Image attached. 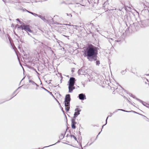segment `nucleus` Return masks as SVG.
<instances>
[{
    "label": "nucleus",
    "mask_w": 149,
    "mask_h": 149,
    "mask_svg": "<svg viewBox=\"0 0 149 149\" xmlns=\"http://www.w3.org/2000/svg\"><path fill=\"white\" fill-rule=\"evenodd\" d=\"M132 15H133V13H132Z\"/></svg>",
    "instance_id": "obj_60"
},
{
    "label": "nucleus",
    "mask_w": 149,
    "mask_h": 149,
    "mask_svg": "<svg viewBox=\"0 0 149 149\" xmlns=\"http://www.w3.org/2000/svg\"><path fill=\"white\" fill-rule=\"evenodd\" d=\"M102 131V129H101V131L98 134V135H99L100 134V133H101Z\"/></svg>",
    "instance_id": "obj_46"
},
{
    "label": "nucleus",
    "mask_w": 149,
    "mask_h": 149,
    "mask_svg": "<svg viewBox=\"0 0 149 149\" xmlns=\"http://www.w3.org/2000/svg\"><path fill=\"white\" fill-rule=\"evenodd\" d=\"M75 124H73L71 123V127L73 129H75L76 128V126L75 125Z\"/></svg>",
    "instance_id": "obj_16"
},
{
    "label": "nucleus",
    "mask_w": 149,
    "mask_h": 149,
    "mask_svg": "<svg viewBox=\"0 0 149 149\" xmlns=\"http://www.w3.org/2000/svg\"><path fill=\"white\" fill-rule=\"evenodd\" d=\"M76 80L74 78L71 77L68 82L69 93H72L73 90L75 89V87L74 86Z\"/></svg>",
    "instance_id": "obj_2"
},
{
    "label": "nucleus",
    "mask_w": 149,
    "mask_h": 149,
    "mask_svg": "<svg viewBox=\"0 0 149 149\" xmlns=\"http://www.w3.org/2000/svg\"><path fill=\"white\" fill-rule=\"evenodd\" d=\"M93 77V76L92 75L90 76L89 78H88L89 80L91 81H94L95 82L97 81L96 80L95 77Z\"/></svg>",
    "instance_id": "obj_8"
},
{
    "label": "nucleus",
    "mask_w": 149,
    "mask_h": 149,
    "mask_svg": "<svg viewBox=\"0 0 149 149\" xmlns=\"http://www.w3.org/2000/svg\"><path fill=\"white\" fill-rule=\"evenodd\" d=\"M145 83L146 84L147 83L146 82H145Z\"/></svg>",
    "instance_id": "obj_59"
},
{
    "label": "nucleus",
    "mask_w": 149,
    "mask_h": 149,
    "mask_svg": "<svg viewBox=\"0 0 149 149\" xmlns=\"http://www.w3.org/2000/svg\"><path fill=\"white\" fill-rule=\"evenodd\" d=\"M131 97H132L133 98L136 99L137 100V99H138V98H136L135 95H133L131 93Z\"/></svg>",
    "instance_id": "obj_18"
},
{
    "label": "nucleus",
    "mask_w": 149,
    "mask_h": 149,
    "mask_svg": "<svg viewBox=\"0 0 149 149\" xmlns=\"http://www.w3.org/2000/svg\"><path fill=\"white\" fill-rule=\"evenodd\" d=\"M71 123L73 124H77V122L75 121V120L74 119H71Z\"/></svg>",
    "instance_id": "obj_17"
},
{
    "label": "nucleus",
    "mask_w": 149,
    "mask_h": 149,
    "mask_svg": "<svg viewBox=\"0 0 149 149\" xmlns=\"http://www.w3.org/2000/svg\"><path fill=\"white\" fill-rule=\"evenodd\" d=\"M96 65H98L100 63V61H96Z\"/></svg>",
    "instance_id": "obj_24"
},
{
    "label": "nucleus",
    "mask_w": 149,
    "mask_h": 149,
    "mask_svg": "<svg viewBox=\"0 0 149 149\" xmlns=\"http://www.w3.org/2000/svg\"><path fill=\"white\" fill-rule=\"evenodd\" d=\"M33 15H34L35 17H36V16H38V15L37 14L35 13H33Z\"/></svg>",
    "instance_id": "obj_27"
},
{
    "label": "nucleus",
    "mask_w": 149,
    "mask_h": 149,
    "mask_svg": "<svg viewBox=\"0 0 149 149\" xmlns=\"http://www.w3.org/2000/svg\"><path fill=\"white\" fill-rule=\"evenodd\" d=\"M66 14H67V15L69 17H72V15L71 14H70V13H66Z\"/></svg>",
    "instance_id": "obj_21"
},
{
    "label": "nucleus",
    "mask_w": 149,
    "mask_h": 149,
    "mask_svg": "<svg viewBox=\"0 0 149 149\" xmlns=\"http://www.w3.org/2000/svg\"><path fill=\"white\" fill-rule=\"evenodd\" d=\"M29 13H30V14H31L33 15V13L32 12H29Z\"/></svg>",
    "instance_id": "obj_35"
},
{
    "label": "nucleus",
    "mask_w": 149,
    "mask_h": 149,
    "mask_svg": "<svg viewBox=\"0 0 149 149\" xmlns=\"http://www.w3.org/2000/svg\"><path fill=\"white\" fill-rule=\"evenodd\" d=\"M65 134H62L60 136L59 138H60V140L61 139H62L64 137Z\"/></svg>",
    "instance_id": "obj_14"
},
{
    "label": "nucleus",
    "mask_w": 149,
    "mask_h": 149,
    "mask_svg": "<svg viewBox=\"0 0 149 149\" xmlns=\"http://www.w3.org/2000/svg\"><path fill=\"white\" fill-rule=\"evenodd\" d=\"M81 149H83V148H82V146L81 145Z\"/></svg>",
    "instance_id": "obj_52"
},
{
    "label": "nucleus",
    "mask_w": 149,
    "mask_h": 149,
    "mask_svg": "<svg viewBox=\"0 0 149 149\" xmlns=\"http://www.w3.org/2000/svg\"><path fill=\"white\" fill-rule=\"evenodd\" d=\"M77 116L76 115H75L74 114V116L72 118V119H74L75 120V118L77 117Z\"/></svg>",
    "instance_id": "obj_22"
},
{
    "label": "nucleus",
    "mask_w": 149,
    "mask_h": 149,
    "mask_svg": "<svg viewBox=\"0 0 149 149\" xmlns=\"http://www.w3.org/2000/svg\"><path fill=\"white\" fill-rule=\"evenodd\" d=\"M27 33H28V34L29 35H30V34L28 33V32L27 31Z\"/></svg>",
    "instance_id": "obj_48"
},
{
    "label": "nucleus",
    "mask_w": 149,
    "mask_h": 149,
    "mask_svg": "<svg viewBox=\"0 0 149 149\" xmlns=\"http://www.w3.org/2000/svg\"><path fill=\"white\" fill-rule=\"evenodd\" d=\"M78 72L79 74H84L86 73V72H85L84 70L82 68L79 70L78 71Z\"/></svg>",
    "instance_id": "obj_7"
},
{
    "label": "nucleus",
    "mask_w": 149,
    "mask_h": 149,
    "mask_svg": "<svg viewBox=\"0 0 149 149\" xmlns=\"http://www.w3.org/2000/svg\"><path fill=\"white\" fill-rule=\"evenodd\" d=\"M17 91V90H16L13 93V94H12V95H14L11 98H10V100L11 99V98H13L14 96H15L16 94L15 95H14V94L15 93V92Z\"/></svg>",
    "instance_id": "obj_20"
},
{
    "label": "nucleus",
    "mask_w": 149,
    "mask_h": 149,
    "mask_svg": "<svg viewBox=\"0 0 149 149\" xmlns=\"http://www.w3.org/2000/svg\"><path fill=\"white\" fill-rule=\"evenodd\" d=\"M61 109H62V110L63 112V113L64 114H65L64 112V111L63 110V108H62Z\"/></svg>",
    "instance_id": "obj_36"
},
{
    "label": "nucleus",
    "mask_w": 149,
    "mask_h": 149,
    "mask_svg": "<svg viewBox=\"0 0 149 149\" xmlns=\"http://www.w3.org/2000/svg\"><path fill=\"white\" fill-rule=\"evenodd\" d=\"M4 102H1L0 103V104H1L3 103Z\"/></svg>",
    "instance_id": "obj_50"
},
{
    "label": "nucleus",
    "mask_w": 149,
    "mask_h": 149,
    "mask_svg": "<svg viewBox=\"0 0 149 149\" xmlns=\"http://www.w3.org/2000/svg\"><path fill=\"white\" fill-rule=\"evenodd\" d=\"M3 1L4 3H6V0H2Z\"/></svg>",
    "instance_id": "obj_40"
},
{
    "label": "nucleus",
    "mask_w": 149,
    "mask_h": 149,
    "mask_svg": "<svg viewBox=\"0 0 149 149\" xmlns=\"http://www.w3.org/2000/svg\"><path fill=\"white\" fill-rule=\"evenodd\" d=\"M126 111V112H130V111Z\"/></svg>",
    "instance_id": "obj_47"
},
{
    "label": "nucleus",
    "mask_w": 149,
    "mask_h": 149,
    "mask_svg": "<svg viewBox=\"0 0 149 149\" xmlns=\"http://www.w3.org/2000/svg\"><path fill=\"white\" fill-rule=\"evenodd\" d=\"M98 135H97V137H96V139L97 138V137H98Z\"/></svg>",
    "instance_id": "obj_53"
},
{
    "label": "nucleus",
    "mask_w": 149,
    "mask_h": 149,
    "mask_svg": "<svg viewBox=\"0 0 149 149\" xmlns=\"http://www.w3.org/2000/svg\"><path fill=\"white\" fill-rule=\"evenodd\" d=\"M38 16L44 21H46L47 20L44 17L42 16H41L40 15H38Z\"/></svg>",
    "instance_id": "obj_11"
},
{
    "label": "nucleus",
    "mask_w": 149,
    "mask_h": 149,
    "mask_svg": "<svg viewBox=\"0 0 149 149\" xmlns=\"http://www.w3.org/2000/svg\"><path fill=\"white\" fill-rule=\"evenodd\" d=\"M29 83H31L33 85H36L37 87H38L39 86V85H38L37 84H36V83H35L33 81H32L31 80H29Z\"/></svg>",
    "instance_id": "obj_10"
},
{
    "label": "nucleus",
    "mask_w": 149,
    "mask_h": 149,
    "mask_svg": "<svg viewBox=\"0 0 149 149\" xmlns=\"http://www.w3.org/2000/svg\"><path fill=\"white\" fill-rule=\"evenodd\" d=\"M124 72V71H121V73H123Z\"/></svg>",
    "instance_id": "obj_41"
},
{
    "label": "nucleus",
    "mask_w": 149,
    "mask_h": 149,
    "mask_svg": "<svg viewBox=\"0 0 149 149\" xmlns=\"http://www.w3.org/2000/svg\"><path fill=\"white\" fill-rule=\"evenodd\" d=\"M148 22H149V23H148V26H149V20L148 21Z\"/></svg>",
    "instance_id": "obj_56"
},
{
    "label": "nucleus",
    "mask_w": 149,
    "mask_h": 149,
    "mask_svg": "<svg viewBox=\"0 0 149 149\" xmlns=\"http://www.w3.org/2000/svg\"><path fill=\"white\" fill-rule=\"evenodd\" d=\"M149 86V83L148 84Z\"/></svg>",
    "instance_id": "obj_61"
},
{
    "label": "nucleus",
    "mask_w": 149,
    "mask_h": 149,
    "mask_svg": "<svg viewBox=\"0 0 149 149\" xmlns=\"http://www.w3.org/2000/svg\"><path fill=\"white\" fill-rule=\"evenodd\" d=\"M36 90H37V89H38V88H36Z\"/></svg>",
    "instance_id": "obj_58"
},
{
    "label": "nucleus",
    "mask_w": 149,
    "mask_h": 149,
    "mask_svg": "<svg viewBox=\"0 0 149 149\" xmlns=\"http://www.w3.org/2000/svg\"><path fill=\"white\" fill-rule=\"evenodd\" d=\"M137 100L139 101L144 106L146 107V104H148L146 102L141 100H140L139 99H137Z\"/></svg>",
    "instance_id": "obj_9"
},
{
    "label": "nucleus",
    "mask_w": 149,
    "mask_h": 149,
    "mask_svg": "<svg viewBox=\"0 0 149 149\" xmlns=\"http://www.w3.org/2000/svg\"><path fill=\"white\" fill-rule=\"evenodd\" d=\"M25 78V77H24L21 80V82Z\"/></svg>",
    "instance_id": "obj_49"
},
{
    "label": "nucleus",
    "mask_w": 149,
    "mask_h": 149,
    "mask_svg": "<svg viewBox=\"0 0 149 149\" xmlns=\"http://www.w3.org/2000/svg\"><path fill=\"white\" fill-rule=\"evenodd\" d=\"M146 107L149 108V104H146Z\"/></svg>",
    "instance_id": "obj_31"
},
{
    "label": "nucleus",
    "mask_w": 149,
    "mask_h": 149,
    "mask_svg": "<svg viewBox=\"0 0 149 149\" xmlns=\"http://www.w3.org/2000/svg\"><path fill=\"white\" fill-rule=\"evenodd\" d=\"M70 136L71 137H73L75 140L77 141L76 137L74 135L71 134L70 135Z\"/></svg>",
    "instance_id": "obj_15"
},
{
    "label": "nucleus",
    "mask_w": 149,
    "mask_h": 149,
    "mask_svg": "<svg viewBox=\"0 0 149 149\" xmlns=\"http://www.w3.org/2000/svg\"><path fill=\"white\" fill-rule=\"evenodd\" d=\"M68 135H67L66 136V137H68Z\"/></svg>",
    "instance_id": "obj_55"
},
{
    "label": "nucleus",
    "mask_w": 149,
    "mask_h": 149,
    "mask_svg": "<svg viewBox=\"0 0 149 149\" xmlns=\"http://www.w3.org/2000/svg\"><path fill=\"white\" fill-rule=\"evenodd\" d=\"M18 38L19 39V40L21 42H22L23 40L22 39V38H20V37H18Z\"/></svg>",
    "instance_id": "obj_25"
},
{
    "label": "nucleus",
    "mask_w": 149,
    "mask_h": 149,
    "mask_svg": "<svg viewBox=\"0 0 149 149\" xmlns=\"http://www.w3.org/2000/svg\"><path fill=\"white\" fill-rule=\"evenodd\" d=\"M98 48L93 45L88 46L85 50V56H86L89 61H92L97 60Z\"/></svg>",
    "instance_id": "obj_1"
},
{
    "label": "nucleus",
    "mask_w": 149,
    "mask_h": 149,
    "mask_svg": "<svg viewBox=\"0 0 149 149\" xmlns=\"http://www.w3.org/2000/svg\"><path fill=\"white\" fill-rule=\"evenodd\" d=\"M147 75L149 76V74H146Z\"/></svg>",
    "instance_id": "obj_54"
},
{
    "label": "nucleus",
    "mask_w": 149,
    "mask_h": 149,
    "mask_svg": "<svg viewBox=\"0 0 149 149\" xmlns=\"http://www.w3.org/2000/svg\"><path fill=\"white\" fill-rule=\"evenodd\" d=\"M43 89H44L46 91H47L48 92H49V91L48 90H47V89H45V88L44 87H43Z\"/></svg>",
    "instance_id": "obj_29"
},
{
    "label": "nucleus",
    "mask_w": 149,
    "mask_h": 149,
    "mask_svg": "<svg viewBox=\"0 0 149 149\" xmlns=\"http://www.w3.org/2000/svg\"><path fill=\"white\" fill-rule=\"evenodd\" d=\"M81 110L79 109L78 108H77L75 109V112L74 114L77 116L80 114V112L81 111Z\"/></svg>",
    "instance_id": "obj_6"
},
{
    "label": "nucleus",
    "mask_w": 149,
    "mask_h": 149,
    "mask_svg": "<svg viewBox=\"0 0 149 149\" xmlns=\"http://www.w3.org/2000/svg\"><path fill=\"white\" fill-rule=\"evenodd\" d=\"M15 35L16 36H17L18 37H19V36H18V35H17V34H16V33H15Z\"/></svg>",
    "instance_id": "obj_45"
},
{
    "label": "nucleus",
    "mask_w": 149,
    "mask_h": 149,
    "mask_svg": "<svg viewBox=\"0 0 149 149\" xmlns=\"http://www.w3.org/2000/svg\"><path fill=\"white\" fill-rule=\"evenodd\" d=\"M64 36L65 37H69V36H65V35H64Z\"/></svg>",
    "instance_id": "obj_43"
},
{
    "label": "nucleus",
    "mask_w": 149,
    "mask_h": 149,
    "mask_svg": "<svg viewBox=\"0 0 149 149\" xmlns=\"http://www.w3.org/2000/svg\"><path fill=\"white\" fill-rule=\"evenodd\" d=\"M132 9V8H131V9ZM131 13H132V10H131Z\"/></svg>",
    "instance_id": "obj_57"
},
{
    "label": "nucleus",
    "mask_w": 149,
    "mask_h": 149,
    "mask_svg": "<svg viewBox=\"0 0 149 149\" xmlns=\"http://www.w3.org/2000/svg\"><path fill=\"white\" fill-rule=\"evenodd\" d=\"M22 86H21L19 87L16 90H17L18 89H19L20 88H21V87H22Z\"/></svg>",
    "instance_id": "obj_38"
},
{
    "label": "nucleus",
    "mask_w": 149,
    "mask_h": 149,
    "mask_svg": "<svg viewBox=\"0 0 149 149\" xmlns=\"http://www.w3.org/2000/svg\"><path fill=\"white\" fill-rule=\"evenodd\" d=\"M65 110L66 112H68L69 111V109H70V105H66V106H65Z\"/></svg>",
    "instance_id": "obj_12"
},
{
    "label": "nucleus",
    "mask_w": 149,
    "mask_h": 149,
    "mask_svg": "<svg viewBox=\"0 0 149 149\" xmlns=\"http://www.w3.org/2000/svg\"><path fill=\"white\" fill-rule=\"evenodd\" d=\"M70 95L69 94H67L65 99V106L70 105Z\"/></svg>",
    "instance_id": "obj_4"
},
{
    "label": "nucleus",
    "mask_w": 149,
    "mask_h": 149,
    "mask_svg": "<svg viewBox=\"0 0 149 149\" xmlns=\"http://www.w3.org/2000/svg\"><path fill=\"white\" fill-rule=\"evenodd\" d=\"M106 125V124H105V125H103L102 126V128H103L104 126V125Z\"/></svg>",
    "instance_id": "obj_42"
},
{
    "label": "nucleus",
    "mask_w": 149,
    "mask_h": 149,
    "mask_svg": "<svg viewBox=\"0 0 149 149\" xmlns=\"http://www.w3.org/2000/svg\"><path fill=\"white\" fill-rule=\"evenodd\" d=\"M16 20L18 21L20 23V24H21L22 23L19 20V19H16Z\"/></svg>",
    "instance_id": "obj_26"
},
{
    "label": "nucleus",
    "mask_w": 149,
    "mask_h": 149,
    "mask_svg": "<svg viewBox=\"0 0 149 149\" xmlns=\"http://www.w3.org/2000/svg\"><path fill=\"white\" fill-rule=\"evenodd\" d=\"M120 110H121V111H126L125 110H124L123 109H120Z\"/></svg>",
    "instance_id": "obj_33"
},
{
    "label": "nucleus",
    "mask_w": 149,
    "mask_h": 149,
    "mask_svg": "<svg viewBox=\"0 0 149 149\" xmlns=\"http://www.w3.org/2000/svg\"><path fill=\"white\" fill-rule=\"evenodd\" d=\"M20 27L21 28V29L24 30L26 31H29L30 33H32L33 31H32L30 29V26L29 25H26L24 23L23 25L20 26Z\"/></svg>",
    "instance_id": "obj_3"
},
{
    "label": "nucleus",
    "mask_w": 149,
    "mask_h": 149,
    "mask_svg": "<svg viewBox=\"0 0 149 149\" xmlns=\"http://www.w3.org/2000/svg\"><path fill=\"white\" fill-rule=\"evenodd\" d=\"M146 107L149 108V104H146Z\"/></svg>",
    "instance_id": "obj_30"
},
{
    "label": "nucleus",
    "mask_w": 149,
    "mask_h": 149,
    "mask_svg": "<svg viewBox=\"0 0 149 149\" xmlns=\"http://www.w3.org/2000/svg\"><path fill=\"white\" fill-rule=\"evenodd\" d=\"M119 110H120V109H118L116 110L115 111L113 112V113H115L117 112L118 111H119Z\"/></svg>",
    "instance_id": "obj_28"
},
{
    "label": "nucleus",
    "mask_w": 149,
    "mask_h": 149,
    "mask_svg": "<svg viewBox=\"0 0 149 149\" xmlns=\"http://www.w3.org/2000/svg\"><path fill=\"white\" fill-rule=\"evenodd\" d=\"M131 112H133V113H137V114H138L140 115H141L142 116H143L145 118H147V117L146 116H145L144 115H143L142 114H139L137 112H136L135 111H131Z\"/></svg>",
    "instance_id": "obj_13"
},
{
    "label": "nucleus",
    "mask_w": 149,
    "mask_h": 149,
    "mask_svg": "<svg viewBox=\"0 0 149 149\" xmlns=\"http://www.w3.org/2000/svg\"><path fill=\"white\" fill-rule=\"evenodd\" d=\"M48 93H49L50 94L52 95H53L52 92H48Z\"/></svg>",
    "instance_id": "obj_39"
},
{
    "label": "nucleus",
    "mask_w": 149,
    "mask_h": 149,
    "mask_svg": "<svg viewBox=\"0 0 149 149\" xmlns=\"http://www.w3.org/2000/svg\"><path fill=\"white\" fill-rule=\"evenodd\" d=\"M78 97L80 100H83L86 99L85 95L83 93L79 94L78 95Z\"/></svg>",
    "instance_id": "obj_5"
},
{
    "label": "nucleus",
    "mask_w": 149,
    "mask_h": 149,
    "mask_svg": "<svg viewBox=\"0 0 149 149\" xmlns=\"http://www.w3.org/2000/svg\"><path fill=\"white\" fill-rule=\"evenodd\" d=\"M22 86H21L19 87L16 90H17L18 89H19L20 88H21V87H22Z\"/></svg>",
    "instance_id": "obj_37"
},
{
    "label": "nucleus",
    "mask_w": 149,
    "mask_h": 149,
    "mask_svg": "<svg viewBox=\"0 0 149 149\" xmlns=\"http://www.w3.org/2000/svg\"><path fill=\"white\" fill-rule=\"evenodd\" d=\"M26 11L28 12V13H29V12H30V11H28V10H26Z\"/></svg>",
    "instance_id": "obj_51"
},
{
    "label": "nucleus",
    "mask_w": 149,
    "mask_h": 149,
    "mask_svg": "<svg viewBox=\"0 0 149 149\" xmlns=\"http://www.w3.org/2000/svg\"><path fill=\"white\" fill-rule=\"evenodd\" d=\"M111 116V115H109L107 117V118H106V124H107V120L109 117H110Z\"/></svg>",
    "instance_id": "obj_23"
},
{
    "label": "nucleus",
    "mask_w": 149,
    "mask_h": 149,
    "mask_svg": "<svg viewBox=\"0 0 149 149\" xmlns=\"http://www.w3.org/2000/svg\"><path fill=\"white\" fill-rule=\"evenodd\" d=\"M137 24V23H133V24H131V27H132L133 26H136V25Z\"/></svg>",
    "instance_id": "obj_19"
},
{
    "label": "nucleus",
    "mask_w": 149,
    "mask_h": 149,
    "mask_svg": "<svg viewBox=\"0 0 149 149\" xmlns=\"http://www.w3.org/2000/svg\"><path fill=\"white\" fill-rule=\"evenodd\" d=\"M1 29H0V35H1Z\"/></svg>",
    "instance_id": "obj_44"
},
{
    "label": "nucleus",
    "mask_w": 149,
    "mask_h": 149,
    "mask_svg": "<svg viewBox=\"0 0 149 149\" xmlns=\"http://www.w3.org/2000/svg\"><path fill=\"white\" fill-rule=\"evenodd\" d=\"M114 89H116V90H117V89H118V88H117L116 87H113ZM117 91H118L117 90Z\"/></svg>",
    "instance_id": "obj_32"
},
{
    "label": "nucleus",
    "mask_w": 149,
    "mask_h": 149,
    "mask_svg": "<svg viewBox=\"0 0 149 149\" xmlns=\"http://www.w3.org/2000/svg\"><path fill=\"white\" fill-rule=\"evenodd\" d=\"M120 110H121V111H126L125 110H124L123 109H120Z\"/></svg>",
    "instance_id": "obj_34"
}]
</instances>
